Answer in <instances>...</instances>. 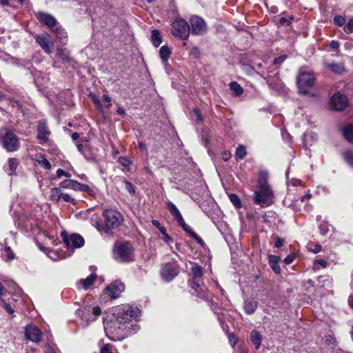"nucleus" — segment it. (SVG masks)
<instances>
[{
    "label": "nucleus",
    "mask_w": 353,
    "mask_h": 353,
    "mask_svg": "<svg viewBox=\"0 0 353 353\" xmlns=\"http://www.w3.org/2000/svg\"><path fill=\"white\" fill-rule=\"evenodd\" d=\"M268 172L261 171L258 179V190L254 193V201L262 208L270 205L273 203L274 192L268 183Z\"/></svg>",
    "instance_id": "obj_2"
},
{
    "label": "nucleus",
    "mask_w": 353,
    "mask_h": 353,
    "mask_svg": "<svg viewBox=\"0 0 353 353\" xmlns=\"http://www.w3.org/2000/svg\"><path fill=\"white\" fill-rule=\"evenodd\" d=\"M279 260L280 257L276 255H270L268 256V263L274 272L277 274L281 273V268L279 263Z\"/></svg>",
    "instance_id": "obj_19"
},
{
    "label": "nucleus",
    "mask_w": 353,
    "mask_h": 353,
    "mask_svg": "<svg viewBox=\"0 0 353 353\" xmlns=\"http://www.w3.org/2000/svg\"><path fill=\"white\" fill-rule=\"evenodd\" d=\"M26 336L28 339L38 343L41 340V332L36 326L28 325L26 327Z\"/></svg>",
    "instance_id": "obj_17"
},
{
    "label": "nucleus",
    "mask_w": 353,
    "mask_h": 353,
    "mask_svg": "<svg viewBox=\"0 0 353 353\" xmlns=\"http://www.w3.org/2000/svg\"><path fill=\"white\" fill-rule=\"evenodd\" d=\"M112 346L111 345L106 344L101 348L100 353H112Z\"/></svg>",
    "instance_id": "obj_46"
},
{
    "label": "nucleus",
    "mask_w": 353,
    "mask_h": 353,
    "mask_svg": "<svg viewBox=\"0 0 353 353\" xmlns=\"http://www.w3.org/2000/svg\"><path fill=\"white\" fill-rule=\"evenodd\" d=\"M343 30L347 34L353 32V18L349 19L348 22L345 25Z\"/></svg>",
    "instance_id": "obj_39"
},
{
    "label": "nucleus",
    "mask_w": 353,
    "mask_h": 353,
    "mask_svg": "<svg viewBox=\"0 0 353 353\" xmlns=\"http://www.w3.org/2000/svg\"><path fill=\"white\" fill-rule=\"evenodd\" d=\"M191 287L196 291H199V290H202L201 285L199 283H196L195 281L192 283Z\"/></svg>",
    "instance_id": "obj_62"
},
{
    "label": "nucleus",
    "mask_w": 353,
    "mask_h": 353,
    "mask_svg": "<svg viewBox=\"0 0 353 353\" xmlns=\"http://www.w3.org/2000/svg\"><path fill=\"white\" fill-rule=\"evenodd\" d=\"M345 138L350 143H353V125L345 127L343 131Z\"/></svg>",
    "instance_id": "obj_32"
},
{
    "label": "nucleus",
    "mask_w": 353,
    "mask_h": 353,
    "mask_svg": "<svg viewBox=\"0 0 353 353\" xmlns=\"http://www.w3.org/2000/svg\"><path fill=\"white\" fill-rule=\"evenodd\" d=\"M63 192L59 188H53L50 191V198L52 200L59 202L62 198Z\"/></svg>",
    "instance_id": "obj_31"
},
{
    "label": "nucleus",
    "mask_w": 353,
    "mask_h": 353,
    "mask_svg": "<svg viewBox=\"0 0 353 353\" xmlns=\"http://www.w3.org/2000/svg\"><path fill=\"white\" fill-rule=\"evenodd\" d=\"M301 184V181L296 179H292L290 181H288V185L297 186Z\"/></svg>",
    "instance_id": "obj_52"
},
{
    "label": "nucleus",
    "mask_w": 353,
    "mask_h": 353,
    "mask_svg": "<svg viewBox=\"0 0 353 353\" xmlns=\"http://www.w3.org/2000/svg\"><path fill=\"white\" fill-rule=\"evenodd\" d=\"M250 340L255 348L258 350L261 346L262 336L258 331L252 330L250 332Z\"/></svg>",
    "instance_id": "obj_22"
},
{
    "label": "nucleus",
    "mask_w": 353,
    "mask_h": 353,
    "mask_svg": "<svg viewBox=\"0 0 353 353\" xmlns=\"http://www.w3.org/2000/svg\"><path fill=\"white\" fill-rule=\"evenodd\" d=\"M101 313V310L98 306L94 307L85 306L81 310L82 319L88 324L89 323L94 321L96 319V317L99 316Z\"/></svg>",
    "instance_id": "obj_11"
},
{
    "label": "nucleus",
    "mask_w": 353,
    "mask_h": 353,
    "mask_svg": "<svg viewBox=\"0 0 353 353\" xmlns=\"http://www.w3.org/2000/svg\"><path fill=\"white\" fill-rule=\"evenodd\" d=\"M19 165L18 159L15 158H10L8 159V174L10 175L14 174L16 173L17 168Z\"/></svg>",
    "instance_id": "obj_30"
},
{
    "label": "nucleus",
    "mask_w": 353,
    "mask_h": 353,
    "mask_svg": "<svg viewBox=\"0 0 353 353\" xmlns=\"http://www.w3.org/2000/svg\"><path fill=\"white\" fill-rule=\"evenodd\" d=\"M39 163L47 170H50L51 168V164L50 161L44 157H42L41 160L39 161Z\"/></svg>",
    "instance_id": "obj_45"
},
{
    "label": "nucleus",
    "mask_w": 353,
    "mask_h": 353,
    "mask_svg": "<svg viewBox=\"0 0 353 353\" xmlns=\"http://www.w3.org/2000/svg\"><path fill=\"white\" fill-rule=\"evenodd\" d=\"M343 157L345 160V161L350 165L351 166H353V153L350 151H346L343 153Z\"/></svg>",
    "instance_id": "obj_38"
},
{
    "label": "nucleus",
    "mask_w": 353,
    "mask_h": 353,
    "mask_svg": "<svg viewBox=\"0 0 353 353\" xmlns=\"http://www.w3.org/2000/svg\"><path fill=\"white\" fill-rule=\"evenodd\" d=\"M247 154L245 148L243 145H239L236 150V157L243 159Z\"/></svg>",
    "instance_id": "obj_37"
},
{
    "label": "nucleus",
    "mask_w": 353,
    "mask_h": 353,
    "mask_svg": "<svg viewBox=\"0 0 353 353\" xmlns=\"http://www.w3.org/2000/svg\"><path fill=\"white\" fill-rule=\"evenodd\" d=\"M190 54H191V55H192V56H194V57H198V56H199V48H196V47H194V48L192 50V51H191V52H190Z\"/></svg>",
    "instance_id": "obj_61"
},
{
    "label": "nucleus",
    "mask_w": 353,
    "mask_h": 353,
    "mask_svg": "<svg viewBox=\"0 0 353 353\" xmlns=\"http://www.w3.org/2000/svg\"><path fill=\"white\" fill-rule=\"evenodd\" d=\"M314 77L312 73L304 72L300 74L297 79V85L299 92L306 94L309 93L310 88L313 86Z\"/></svg>",
    "instance_id": "obj_7"
},
{
    "label": "nucleus",
    "mask_w": 353,
    "mask_h": 353,
    "mask_svg": "<svg viewBox=\"0 0 353 353\" xmlns=\"http://www.w3.org/2000/svg\"><path fill=\"white\" fill-rule=\"evenodd\" d=\"M194 114H195L196 121L197 122H201L202 121V118H201V116L200 114L199 109H197V108L194 109Z\"/></svg>",
    "instance_id": "obj_59"
},
{
    "label": "nucleus",
    "mask_w": 353,
    "mask_h": 353,
    "mask_svg": "<svg viewBox=\"0 0 353 353\" xmlns=\"http://www.w3.org/2000/svg\"><path fill=\"white\" fill-rule=\"evenodd\" d=\"M228 339H229V341H230V343H231V345L232 346H234L236 343V342H237V339L236 338L234 334H232V333H230L229 334Z\"/></svg>",
    "instance_id": "obj_53"
},
{
    "label": "nucleus",
    "mask_w": 353,
    "mask_h": 353,
    "mask_svg": "<svg viewBox=\"0 0 353 353\" xmlns=\"http://www.w3.org/2000/svg\"><path fill=\"white\" fill-rule=\"evenodd\" d=\"M315 265H319L323 268H326L327 265V261L323 260V259H318L314 261Z\"/></svg>",
    "instance_id": "obj_55"
},
{
    "label": "nucleus",
    "mask_w": 353,
    "mask_h": 353,
    "mask_svg": "<svg viewBox=\"0 0 353 353\" xmlns=\"http://www.w3.org/2000/svg\"><path fill=\"white\" fill-rule=\"evenodd\" d=\"M62 199L65 202L71 203L73 205H76L77 203L76 200L68 194L63 193Z\"/></svg>",
    "instance_id": "obj_42"
},
{
    "label": "nucleus",
    "mask_w": 353,
    "mask_h": 353,
    "mask_svg": "<svg viewBox=\"0 0 353 353\" xmlns=\"http://www.w3.org/2000/svg\"><path fill=\"white\" fill-rule=\"evenodd\" d=\"M123 290L124 285L120 281L112 283L105 289L106 293L111 299L117 298Z\"/></svg>",
    "instance_id": "obj_16"
},
{
    "label": "nucleus",
    "mask_w": 353,
    "mask_h": 353,
    "mask_svg": "<svg viewBox=\"0 0 353 353\" xmlns=\"http://www.w3.org/2000/svg\"><path fill=\"white\" fill-rule=\"evenodd\" d=\"M230 88L234 96H240L243 92V88L236 81H232L230 83Z\"/></svg>",
    "instance_id": "obj_29"
},
{
    "label": "nucleus",
    "mask_w": 353,
    "mask_h": 353,
    "mask_svg": "<svg viewBox=\"0 0 353 353\" xmlns=\"http://www.w3.org/2000/svg\"><path fill=\"white\" fill-rule=\"evenodd\" d=\"M79 183L72 179H66L59 183L61 188L78 190Z\"/></svg>",
    "instance_id": "obj_23"
},
{
    "label": "nucleus",
    "mask_w": 353,
    "mask_h": 353,
    "mask_svg": "<svg viewBox=\"0 0 353 353\" xmlns=\"http://www.w3.org/2000/svg\"><path fill=\"white\" fill-rule=\"evenodd\" d=\"M327 68L336 74H341L345 68L342 63H330L326 64Z\"/></svg>",
    "instance_id": "obj_26"
},
{
    "label": "nucleus",
    "mask_w": 353,
    "mask_h": 353,
    "mask_svg": "<svg viewBox=\"0 0 353 353\" xmlns=\"http://www.w3.org/2000/svg\"><path fill=\"white\" fill-rule=\"evenodd\" d=\"M4 243L6 245V248L4 250L3 255H5L6 256V261H10L14 258V254L12 252V251L11 250L9 246H8V243H7L6 239L4 241Z\"/></svg>",
    "instance_id": "obj_35"
},
{
    "label": "nucleus",
    "mask_w": 353,
    "mask_h": 353,
    "mask_svg": "<svg viewBox=\"0 0 353 353\" xmlns=\"http://www.w3.org/2000/svg\"><path fill=\"white\" fill-rule=\"evenodd\" d=\"M123 183L125 186V189L130 192V194H134L135 189L133 185L128 181L124 180Z\"/></svg>",
    "instance_id": "obj_41"
},
{
    "label": "nucleus",
    "mask_w": 353,
    "mask_h": 353,
    "mask_svg": "<svg viewBox=\"0 0 353 353\" xmlns=\"http://www.w3.org/2000/svg\"><path fill=\"white\" fill-rule=\"evenodd\" d=\"M190 32L188 23L183 19L177 18L172 23V34L181 40H187Z\"/></svg>",
    "instance_id": "obj_5"
},
{
    "label": "nucleus",
    "mask_w": 353,
    "mask_h": 353,
    "mask_svg": "<svg viewBox=\"0 0 353 353\" xmlns=\"http://www.w3.org/2000/svg\"><path fill=\"white\" fill-rule=\"evenodd\" d=\"M348 104L349 101L347 96L340 92L334 94L330 99L332 108L337 111L344 110Z\"/></svg>",
    "instance_id": "obj_9"
},
{
    "label": "nucleus",
    "mask_w": 353,
    "mask_h": 353,
    "mask_svg": "<svg viewBox=\"0 0 353 353\" xmlns=\"http://www.w3.org/2000/svg\"><path fill=\"white\" fill-rule=\"evenodd\" d=\"M50 132L48 130L46 123L44 120H41L38 124V135L37 138L43 141H47Z\"/></svg>",
    "instance_id": "obj_18"
},
{
    "label": "nucleus",
    "mask_w": 353,
    "mask_h": 353,
    "mask_svg": "<svg viewBox=\"0 0 353 353\" xmlns=\"http://www.w3.org/2000/svg\"><path fill=\"white\" fill-rule=\"evenodd\" d=\"M151 40L153 45L155 47H158L162 42L160 32L157 30H153L152 31Z\"/></svg>",
    "instance_id": "obj_28"
},
{
    "label": "nucleus",
    "mask_w": 353,
    "mask_h": 353,
    "mask_svg": "<svg viewBox=\"0 0 353 353\" xmlns=\"http://www.w3.org/2000/svg\"><path fill=\"white\" fill-rule=\"evenodd\" d=\"M166 206L168 209L169 210L171 214L173 216L174 219L176 221V222L179 223L180 226L183 229V230L187 232L188 234L191 235V232H194L190 227L187 225L176 206L172 203L171 201H168L166 203Z\"/></svg>",
    "instance_id": "obj_8"
},
{
    "label": "nucleus",
    "mask_w": 353,
    "mask_h": 353,
    "mask_svg": "<svg viewBox=\"0 0 353 353\" xmlns=\"http://www.w3.org/2000/svg\"><path fill=\"white\" fill-rule=\"evenodd\" d=\"M340 46V43L337 41H332L330 43V47L333 50H337L339 49Z\"/></svg>",
    "instance_id": "obj_54"
},
{
    "label": "nucleus",
    "mask_w": 353,
    "mask_h": 353,
    "mask_svg": "<svg viewBox=\"0 0 353 353\" xmlns=\"http://www.w3.org/2000/svg\"><path fill=\"white\" fill-rule=\"evenodd\" d=\"M190 236L195 239L201 245L204 244L203 241L194 232H191Z\"/></svg>",
    "instance_id": "obj_51"
},
{
    "label": "nucleus",
    "mask_w": 353,
    "mask_h": 353,
    "mask_svg": "<svg viewBox=\"0 0 353 353\" xmlns=\"http://www.w3.org/2000/svg\"><path fill=\"white\" fill-rule=\"evenodd\" d=\"M119 163L125 168H129L131 164L130 160L126 157H121L119 159Z\"/></svg>",
    "instance_id": "obj_40"
},
{
    "label": "nucleus",
    "mask_w": 353,
    "mask_h": 353,
    "mask_svg": "<svg viewBox=\"0 0 353 353\" xmlns=\"http://www.w3.org/2000/svg\"><path fill=\"white\" fill-rule=\"evenodd\" d=\"M192 32L193 34H203L206 30V25L203 19L198 16H194L190 19Z\"/></svg>",
    "instance_id": "obj_13"
},
{
    "label": "nucleus",
    "mask_w": 353,
    "mask_h": 353,
    "mask_svg": "<svg viewBox=\"0 0 353 353\" xmlns=\"http://www.w3.org/2000/svg\"><path fill=\"white\" fill-rule=\"evenodd\" d=\"M190 236L195 239L201 245L204 244L203 241L194 232H191Z\"/></svg>",
    "instance_id": "obj_50"
},
{
    "label": "nucleus",
    "mask_w": 353,
    "mask_h": 353,
    "mask_svg": "<svg viewBox=\"0 0 353 353\" xmlns=\"http://www.w3.org/2000/svg\"><path fill=\"white\" fill-rule=\"evenodd\" d=\"M48 256L53 261L63 259L65 257V254L60 250H47Z\"/></svg>",
    "instance_id": "obj_21"
},
{
    "label": "nucleus",
    "mask_w": 353,
    "mask_h": 353,
    "mask_svg": "<svg viewBox=\"0 0 353 353\" xmlns=\"http://www.w3.org/2000/svg\"><path fill=\"white\" fill-rule=\"evenodd\" d=\"M349 306L353 310V296L350 295L347 299Z\"/></svg>",
    "instance_id": "obj_64"
},
{
    "label": "nucleus",
    "mask_w": 353,
    "mask_h": 353,
    "mask_svg": "<svg viewBox=\"0 0 353 353\" xmlns=\"http://www.w3.org/2000/svg\"><path fill=\"white\" fill-rule=\"evenodd\" d=\"M104 223H100L97 221L94 226L99 231L109 233L112 230L118 228L123 221L121 213L112 209H106L103 212Z\"/></svg>",
    "instance_id": "obj_3"
},
{
    "label": "nucleus",
    "mask_w": 353,
    "mask_h": 353,
    "mask_svg": "<svg viewBox=\"0 0 353 353\" xmlns=\"http://www.w3.org/2000/svg\"><path fill=\"white\" fill-rule=\"evenodd\" d=\"M92 99H93L94 103L96 104V105L97 106V108L100 110H102L103 106H102L100 99L95 96H92Z\"/></svg>",
    "instance_id": "obj_57"
},
{
    "label": "nucleus",
    "mask_w": 353,
    "mask_h": 353,
    "mask_svg": "<svg viewBox=\"0 0 353 353\" xmlns=\"http://www.w3.org/2000/svg\"><path fill=\"white\" fill-rule=\"evenodd\" d=\"M279 23H280L281 25H284V24H285V23H287L288 25H289V24H290V21H289L288 20V19H287V18H285V17H281V18H279Z\"/></svg>",
    "instance_id": "obj_63"
},
{
    "label": "nucleus",
    "mask_w": 353,
    "mask_h": 353,
    "mask_svg": "<svg viewBox=\"0 0 353 353\" xmlns=\"http://www.w3.org/2000/svg\"><path fill=\"white\" fill-rule=\"evenodd\" d=\"M68 248H79L84 245L83 238L78 234H72L69 238L64 239Z\"/></svg>",
    "instance_id": "obj_15"
},
{
    "label": "nucleus",
    "mask_w": 353,
    "mask_h": 353,
    "mask_svg": "<svg viewBox=\"0 0 353 353\" xmlns=\"http://www.w3.org/2000/svg\"><path fill=\"white\" fill-rule=\"evenodd\" d=\"M257 304L254 301H246L244 303V309L247 314H251L254 313L256 309Z\"/></svg>",
    "instance_id": "obj_27"
},
{
    "label": "nucleus",
    "mask_w": 353,
    "mask_h": 353,
    "mask_svg": "<svg viewBox=\"0 0 353 353\" xmlns=\"http://www.w3.org/2000/svg\"><path fill=\"white\" fill-rule=\"evenodd\" d=\"M38 20L49 28L52 31L59 27L57 19L51 14L39 12L37 14Z\"/></svg>",
    "instance_id": "obj_14"
},
{
    "label": "nucleus",
    "mask_w": 353,
    "mask_h": 353,
    "mask_svg": "<svg viewBox=\"0 0 353 353\" xmlns=\"http://www.w3.org/2000/svg\"><path fill=\"white\" fill-rule=\"evenodd\" d=\"M286 55H281L275 58L273 61L274 65H278L282 63L286 59Z\"/></svg>",
    "instance_id": "obj_48"
},
{
    "label": "nucleus",
    "mask_w": 353,
    "mask_h": 353,
    "mask_svg": "<svg viewBox=\"0 0 353 353\" xmlns=\"http://www.w3.org/2000/svg\"><path fill=\"white\" fill-rule=\"evenodd\" d=\"M179 274V270L174 264L166 263L161 270L162 279L166 281H171Z\"/></svg>",
    "instance_id": "obj_12"
},
{
    "label": "nucleus",
    "mask_w": 353,
    "mask_h": 353,
    "mask_svg": "<svg viewBox=\"0 0 353 353\" xmlns=\"http://www.w3.org/2000/svg\"><path fill=\"white\" fill-rule=\"evenodd\" d=\"M283 245V240L280 237H276L275 241V247L281 248Z\"/></svg>",
    "instance_id": "obj_58"
},
{
    "label": "nucleus",
    "mask_w": 353,
    "mask_h": 353,
    "mask_svg": "<svg viewBox=\"0 0 353 353\" xmlns=\"http://www.w3.org/2000/svg\"><path fill=\"white\" fill-rule=\"evenodd\" d=\"M57 57L63 61H69V54L66 49L59 48L57 50Z\"/></svg>",
    "instance_id": "obj_34"
},
{
    "label": "nucleus",
    "mask_w": 353,
    "mask_h": 353,
    "mask_svg": "<svg viewBox=\"0 0 353 353\" xmlns=\"http://www.w3.org/2000/svg\"><path fill=\"white\" fill-rule=\"evenodd\" d=\"M102 100L105 103V108H109L111 107V99L110 97L107 94H103L102 97Z\"/></svg>",
    "instance_id": "obj_47"
},
{
    "label": "nucleus",
    "mask_w": 353,
    "mask_h": 353,
    "mask_svg": "<svg viewBox=\"0 0 353 353\" xmlns=\"http://www.w3.org/2000/svg\"><path fill=\"white\" fill-rule=\"evenodd\" d=\"M140 311L130 305L113 307L104 321L106 336L112 341H121L139 330L136 322Z\"/></svg>",
    "instance_id": "obj_1"
},
{
    "label": "nucleus",
    "mask_w": 353,
    "mask_h": 353,
    "mask_svg": "<svg viewBox=\"0 0 353 353\" xmlns=\"http://www.w3.org/2000/svg\"><path fill=\"white\" fill-rule=\"evenodd\" d=\"M334 22L339 26H342L345 24V19L342 16H336L334 18Z\"/></svg>",
    "instance_id": "obj_43"
},
{
    "label": "nucleus",
    "mask_w": 353,
    "mask_h": 353,
    "mask_svg": "<svg viewBox=\"0 0 353 353\" xmlns=\"http://www.w3.org/2000/svg\"><path fill=\"white\" fill-rule=\"evenodd\" d=\"M0 143L8 152H14L19 148V139L11 130L0 136Z\"/></svg>",
    "instance_id": "obj_6"
},
{
    "label": "nucleus",
    "mask_w": 353,
    "mask_h": 353,
    "mask_svg": "<svg viewBox=\"0 0 353 353\" xmlns=\"http://www.w3.org/2000/svg\"><path fill=\"white\" fill-rule=\"evenodd\" d=\"M78 190H80L82 192H90L92 191L88 185L81 184L80 183H79V185L78 187Z\"/></svg>",
    "instance_id": "obj_49"
},
{
    "label": "nucleus",
    "mask_w": 353,
    "mask_h": 353,
    "mask_svg": "<svg viewBox=\"0 0 353 353\" xmlns=\"http://www.w3.org/2000/svg\"><path fill=\"white\" fill-rule=\"evenodd\" d=\"M172 54V50L167 46H163L159 50V55L163 63H166Z\"/></svg>",
    "instance_id": "obj_24"
},
{
    "label": "nucleus",
    "mask_w": 353,
    "mask_h": 353,
    "mask_svg": "<svg viewBox=\"0 0 353 353\" xmlns=\"http://www.w3.org/2000/svg\"><path fill=\"white\" fill-rule=\"evenodd\" d=\"M191 272L194 279H199L203 275L202 268L198 265H194L191 268Z\"/></svg>",
    "instance_id": "obj_33"
},
{
    "label": "nucleus",
    "mask_w": 353,
    "mask_h": 353,
    "mask_svg": "<svg viewBox=\"0 0 353 353\" xmlns=\"http://www.w3.org/2000/svg\"><path fill=\"white\" fill-rule=\"evenodd\" d=\"M97 278L96 274H91L86 279H82L79 281V283L82 285L84 290L89 288L94 282Z\"/></svg>",
    "instance_id": "obj_25"
},
{
    "label": "nucleus",
    "mask_w": 353,
    "mask_h": 353,
    "mask_svg": "<svg viewBox=\"0 0 353 353\" xmlns=\"http://www.w3.org/2000/svg\"><path fill=\"white\" fill-rule=\"evenodd\" d=\"M133 252L134 250L130 243H119L114 247V256L118 261L129 262L133 260Z\"/></svg>",
    "instance_id": "obj_4"
},
{
    "label": "nucleus",
    "mask_w": 353,
    "mask_h": 353,
    "mask_svg": "<svg viewBox=\"0 0 353 353\" xmlns=\"http://www.w3.org/2000/svg\"><path fill=\"white\" fill-rule=\"evenodd\" d=\"M229 199L231 203L234 205L236 208H241L242 205L240 199L235 194H230Z\"/></svg>",
    "instance_id": "obj_36"
},
{
    "label": "nucleus",
    "mask_w": 353,
    "mask_h": 353,
    "mask_svg": "<svg viewBox=\"0 0 353 353\" xmlns=\"http://www.w3.org/2000/svg\"><path fill=\"white\" fill-rule=\"evenodd\" d=\"M34 39L36 42L46 54H50L52 52V47H53L54 43L52 41H50V36L49 34L43 33L36 34Z\"/></svg>",
    "instance_id": "obj_10"
},
{
    "label": "nucleus",
    "mask_w": 353,
    "mask_h": 353,
    "mask_svg": "<svg viewBox=\"0 0 353 353\" xmlns=\"http://www.w3.org/2000/svg\"><path fill=\"white\" fill-rule=\"evenodd\" d=\"M295 259V255H288L287 256L285 259H284V262L286 263V264H290L293 262L294 259Z\"/></svg>",
    "instance_id": "obj_56"
},
{
    "label": "nucleus",
    "mask_w": 353,
    "mask_h": 353,
    "mask_svg": "<svg viewBox=\"0 0 353 353\" xmlns=\"http://www.w3.org/2000/svg\"><path fill=\"white\" fill-rule=\"evenodd\" d=\"M231 157V154L228 151H225L222 153V159L224 161H228Z\"/></svg>",
    "instance_id": "obj_60"
},
{
    "label": "nucleus",
    "mask_w": 353,
    "mask_h": 353,
    "mask_svg": "<svg viewBox=\"0 0 353 353\" xmlns=\"http://www.w3.org/2000/svg\"><path fill=\"white\" fill-rule=\"evenodd\" d=\"M53 32L57 33L56 41H59L63 45L67 43V32L61 26L56 28Z\"/></svg>",
    "instance_id": "obj_20"
},
{
    "label": "nucleus",
    "mask_w": 353,
    "mask_h": 353,
    "mask_svg": "<svg viewBox=\"0 0 353 353\" xmlns=\"http://www.w3.org/2000/svg\"><path fill=\"white\" fill-rule=\"evenodd\" d=\"M57 176L58 178H60V177H62V176L70 178L71 176V174L70 172H68L64 171L62 169H58L57 170Z\"/></svg>",
    "instance_id": "obj_44"
}]
</instances>
